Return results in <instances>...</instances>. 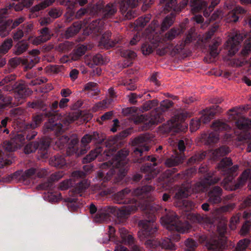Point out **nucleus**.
I'll use <instances>...</instances> for the list:
<instances>
[{"instance_id": "obj_1", "label": "nucleus", "mask_w": 251, "mask_h": 251, "mask_svg": "<svg viewBox=\"0 0 251 251\" xmlns=\"http://www.w3.org/2000/svg\"><path fill=\"white\" fill-rule=\"evenodd\" d=\"M228 119L230 121H235V125L239 130H242L240 133L236 131L239 136V140H244L248 144L247 151H251V135L247 134L248 129L251 128V120L247 119L241 116V110L238 108L231 109L228 113Z\"/></svg>"}, {"instance_id": "obj_2", "label": "nucleus", "mask_w": 251, "mask_h": 251, "mask_svg": "<svg viewBox=\"0 0 251 251\" xmlns=\"http://www.w3.org/2000/svg\"><path fill=\"white\" fill-rule=\"evenodd\" d=\"M128 190H125L118 193L114 198L115 201L119 203H126V205L118 208L117 210V215L119 217H124L130 214L132 212L135 211L138 207H141L143 209H147L150 206H146L144 207L143 206L140 205L139 203L135 201H134L127 200L128 199Z\"/></svg>"}, {"instance_id": "obj_3", "label": "nucleus", "mask_w": 251, "mask_h": 251, "mask_svg": "<svg viewBox=\"0 0 251 251\" xmlns=\"http://www.w3.org/2000/svg\"><path fill=\"white\" fill-rule=\"evenodd\" d=\"M217 180L212 181V179L206 178L203 181L197 183L195 188L192 189L190 187V185L187 184L186 186H182L179 191L176 193V197L177 198H186L189 196L191 193L198 192L200 191H204L206 190V188L211 184L216 182Z\"/></svg>"}, {"instance_id": "obj_4", "label": "nucleus", "mask_w": 251, "mask_h": 251, "mask_svg": "<svg viewBox=\"0 0 251 251\" xmlns=\"http://www.w3.org/2000/svg\"><path fill=\"white\" fill-rule=\"evenodd\" d=\"M175 218V217H174V213L171 212L166 216L161 218V224L169 230H171L175 229L180 233L185 232L189 229L190 226L188 223H179L175 225L174 224Z\"/></svg>"}, {"instance_id": "obj_5", "label": "nucleus", "mask_w": 251, "mask_h": 251, "mask_svg": "<svg viewBox=\"0 0 251 251\" xmlns=\"http://www.w3.org/2000/svg\"><path fill=\"white\" fill-rule=\"evenodd\" d=\"M183 118L179 116H175L167 123L162 126L161 130L162 132H168L170 131L178 132L183 131L186 126L183 123Z\"/></svg>"}, {"instance_id": "obj_6", "label": "nucleus", "mask_w": 251, "mask_h": 251, "mask_svg": "<svg viewBox=\"0 0 251 251\" xmlns=\"http://www.w3.org/2000/svg\"><path fill=\"white\" fill-rule=\"evenodd\" d=\"M155 220L156 218L153 216L151 217V220H145L140 222V230L138 232V236L141 240L151 235L156 231Z\"/></svg>"}, {"instance_id": "obj_7", "label": "nucleus", "mask_w": 251, "mask_h": 251, "mask_svg": "<svg viewBox=\"0 0 251 251\" xmlns=\"http://www.w3.org/2000/svg\"><path fill=\"white\" fill-rule=\"evenodd\" d=\"M159 24L157 21H153L151 25V30H150V32L147 31L146 35L145 36L146 38H148L150 40L152 46L150 45H147L144 44L142 45L141 50L143 54L144 55H148L152 52L153 50L157 48L156 43H154L153 38L154 37V34L156 28H158Z\"/></svg>"}, {"instance_id": "obj_8", "label": "nucleus", "mask_w": 251, "mask_h": 251, "mask_svg": "<svg viewBox=\"0 0 251 251\" xmlns=\"http://www.w3.org/2000/svg\"><path fill=\"white\" fill-rule=\"evenodd\" d=\"M212 127L214 131L210 133L208 135L205 134L202 137V138L207 140V142L208 144L217 142L219 140L220 136L217 132L226 130L229 128L228 126L220 121H215L213 123Z\"/></svg>"}, {"instance_id": "obj_9", "label": "nucleus", "mask_w": 251, "mask_h": 251, "mask_svg": "<svg viewBox=\"0 0 251 251\" xmlns=\"http://www.w3.org/2000/svg\"><path fill=\"white\" fill-rule=\"evenodd\" d=\"M242 40V36L237 32L230 35L226 44V50L230 55H233L238 51Z\"/></svg>"}, {"instance_id": "obj_10", "label": "nucleus", "mask_w": 251, "mask_h": 251, "mask_svg": "<svg viewBox=\"0 0 251 251\" xmlns=\"http://www.w3.org/2000/svg\"><path fill=\"white\" fill-rule=\"evenodd\" d=\"M151 116L141 115L136 119H134V122L135 124L143 123L145 126L146 129H148L152 125L157 124L162 121V116L160 114L157 113V111L153 112Z\"/></svg>"}, {"instance_id": "obj_11", "label": "nucleus", "mask_w": 251, "mask_h": 251, "mask_svg": "<svg viewBox=\"0 0 251 251\" xmlns=\"http://www.w3.org/2000/svg\"><path fill=\"white\" fill-rule=\"evenodd\" d=\"M179 239V235L177 234L174 235L171 239H166L162 241L161 244L155 240H149L146 241V244L147 247L151 248H155L158 245H161L162 248L169 249L172 251L176 250V247L173 242L177 241Z\"/></svg>"}, {"instance_id": "obj_12", "label": "nucleus", "mask_w": 251, "mask_h": 251, "mask_svg": "<svg viewBox=\"0 0 251 251\" xmlns=\"http://www.w3.org/2000/svg\"><path fill=\"white\" fill-rule=\"evenodd\" d=\"M127 154L128 152L126 151L122 150L119 151L114 160L110 163V165L109 166L108 162L104 163L101 166L102 168H109L111 171L113 168L118 169L121 167H124L126 162V158Z\"/></svg>"}, {"instance_id": "obj_13", "label": "nucleus", "mask_w": 251, "mask_h": 251, "mask_svg": "<svg viewBox=\"0 0 251 251\" xmlns=\"http://www.w3.org/2000/svg\"><path fill=\"white\" fill-rule=\"evenodd\" d=\"M25 137L22 134L15 137L14 141H6L3 143V148L8 151H13L21 147L24 144Z\"/></svg>"}, {"instance_id": "obj_14", "label": "nucleus", "mask_w": 251, "mask_h": 251, "mask_svg": "<svg viewBox=\"0 0 251 251\" xmlns=\"http://www.w3.org/2000/svg\"><path fill=\"white\" fill-rule=\"evenodd\" d=\"M232 165L231 160L228 158L223 159L220 163L218 168L222 171L225 172V175L229 176H233L235 175L236 171L237 170L238 166H234L231 168L229 167Z\"/></svg>"}, {"instance_id": "obj_15", "label": "nucleus", "mask_w": 251, "mask_h": 251, "mask_svg": "<svg viewBox=\"0 0 251 251\" xmlns=\"http://www.w3.org/2000/svg\"><path fill=\"white\" fill-rule=\"evenodd\" d=\"M247 181H249V184L248 186L250 189L251 190V173L250 170H246L242 173L238 182L235 186L229 188L226 185H225L224 186L226 189L233 190L242 186Z\"/></svg>"}, {"instance_id": "obj_16", "label": "nucleus", "mask_w": 251, "mask_h": 251, "mask_svg": "<svg viewBox=\"0 0 251 251\" xmlns=\"http://www.w3.org/2000/svg\"><path fill=\"white\" fill-rule=\"evenodd\" d=\"M102 2H100L96 6V8L99 11V14H101L105 18H108L113 15L117 11V9L114 4H108L104 8H102L101 5Z\"/></svg>"}, {"instance_id": "obj_17", "label": "nucleus", "mask_w": 251, "mask_h": 251, "mask_svg": "<svg viewBox=\"0 0 251 251\" xmlns=\"http://www.w3.org/2000/svg\"><path fill=\"white\" fill-rule=\"evenodd\" d=\"M50 38V34L49 33L48 28H44L43 29L41 34L40 36L33 38H29V40L35 45L40 44L42 42H46L49 40Z\"/></svg>"}, {"instance_id": "obj_18", "label": "nucleus", "mask_w": 251, "mask_h": 251, "mask_svg": "<svg viewBox=\"0 0 251 251\" xmlns=\"http://www.w3.org/2000/svg\"><path fill=\"white\" fill-rule=\"evenodd\" d=\"M102 22L101 20L93 21L84 30L85 34L89 35L91 33H96L99 32L102 25Z\"/></svg>"}, {"instance_id": "obj_19", "label": "nucleus", "mask_w": 251, "mask_h": 251, "mask_svg": "<svg viewBox=\"0 0 251 251\" xmlns=\"http://www.w3.org/2000/svg\"><path fill=\"white\" fill-rule=\"evenodd\" d=\"M145 141V138L142 136H140L135 139L134 144L138 146L134 150L136 154H139L140 155H141L143 151L149 150V147L144 143Z\"/></svg>"}, {"instance_id": "obj_20", "label": "nucleus", "mask_w": 251, "mask_h": 251, "mask_svg": "<svg viewBox=\"0 0 251 251\" xmlns=\"http://www.w3.org/2000/svg\"><path fill=\"white\" fill-rule=\"evenodd\" d=\"M108 95L110 98L108 100H103L102 102H99L96 104L94 107V110L96 111L100 109H104L106 108L108 104H109L113 100L115 96V92L113 88H110L108 90Z\"/></svg>"}, {"instance_id": "obj_21", "label": "nucleus", "mask_w": 251, "mask_h": 251, "mask_svg": "<svg viewBox=\"0 0 251 251\" xmlns=\"http://www.w3.org/2000/svg\"><path fill=\"white\" fill-rule=\"evenodd\" d=\"M85 174L81 171H75L72 174V178L70 180H67L63 182L61 185L60 188L61 189L64 190L68 188L71 185V180L73 179H78L79 178H82L84 176Z\"/></svg>"}, {"instance_id": "obj_22", "label": "nucleus", "mask_w": 251, "mask_h": 251, "mask_svg": "<svg viewBox=\"0 0 251 251\" xmlns=\"http://www.w3.org/2000/svg\"><path fill=\"white\" fill-rule=\"evenodd\" d=\"M221 189L216 187L208 194L209 201L213 203H218L221 201Z\"/></svg>"}, {"instance_id": "obj_23", "label": "nucleus", "mask_w": 251, "mask_h": 251, "mask_svg": "<svg viewBox=\"0 0 251 251\" xmlns=\"http://www.w3.org/2000/svg\"><path fill=\"white\" fill-rule=\"evenodd\" d=\"M244 10L241 7L238 6L234 8L233 10L229 12L227 16L226 20L227 22H236L238 20V17L236 15L237 13H244Z\"/></svg>"}, {"instance_id": "obj_24", "label": "nucleus", "mask_w": 251, "mask_h": 251, "mask_svg": "<svg viewBox=\"0 0 251 251\" xmlns=\"http://www.w3.org/2000/svg\"><path fill=\"white\" fill-rule=\"evenodd\" d=\"M110 36V33H107L103 35L100 42V45L103 46L106 49L114 46L116 43H118V41L114 42L113 41L109 39Z\"/></svg>"}, {"instance_id": "obj_25", "label": "nucleus", "mask_w": 251, "mask_h": 251, "mask_svg": "<svg viewBox=\"0 0 251 251\" xmlns=\"http://www.w3.org/2000/svg\"><path fill=\"white\" fill-rule=\"evenodd\" d=\"M206 2L203 0H191V6L194 12H198L206 6Z\"/></svg>"}, {"instance_id": "obj_26", "label": "nucleus", "mask_w": 251, "mask_h": 251, "mask_svg": "<svg viewBox=\"0 0 251 251\" xmlns=\"http://www.w3.org/2000/svg\"><path fill=\"white\" fill-rule=\"evenodd\" d=\"M120 236L122 238V243L125 244H130L133 242L132 236L128 234L125 228H121L119 230Z\"/></svg>"}, {"instance_id": "obj_27", "label": "nucleus", "mask_w": 251, "mask_h": 251, "mask_svg": "<svg viewBox=\"0 0 251 251\" xmlns=\"http://www.w3.org/2000/svg\"><path fill=\"white\" fill-rule=\"evenodd\" d=\"M46 128L55 131L56 132H60L62 130V125L57 122H55L53 118L49 120L48 123L45 125Z\"/></svg>"}, {"instance_id": "obj_28", "label": "nucleus", "mask_w": 251, "mask_h": 251, "mask_svg": "<svg viewBox=\"0 0 251 251\" xmlns=\"http://www.w3.org/2000/svg\"><path fill=\"white\" fill-rule=\"evenodd\" d=\"M50 164L57 168H62L66 164V160L62 156H55L51 158Z\"/></svg>"}, {"instance_id": "obj_29", "label": "nucleus", "mask_w": 251, "mask_h": 251, "mask_svg": "<svg viewBox=\"0 0 251 251\" xmlns=\"http://www.w3.org/2000/svg\"><path fill=\"white\" fill-rule=\"evenodd\" d=\"M152 188L150 186H146L141 189H137L134 191L133 194L136 196H141L143 197H148V193L151 191Z\"/></svg>"}, {"instance_id": "obj_30", "label": "nucleus", "mask_w": 251, "mask_h": 251, "mask_svg": "<svg viewBox=\"0 0 251 251\" xmlns=\"http://www.w3.org/2000/svg\"><path fill=\"white\" fill-rule=\"evenodd\" d=\"M97 134V133H94L93 135L87 134L83 136V137L81 139V144L83 147L86 148V146L88 144H89L91 141L93 139H95V135ZM89 148H87V149H85L84 150H82L81 151V154H84L86 152V150L88 149Z\"/></svg>"}, {"instance_id": "obj_31", "label": "nucleus", "mask_w": 251, "mask_h": 251, "mask_svg": "<svg viewBox=\"0 0 251 251\" xmlns=\"http://www.w3.org/2000/svg\"><path fill=\"white\" fill-rule=\"evenodd\" d=\"M229 151V150L228 148L225 147H221L212 152V158L213 159H216L220 156L225 155L228 153Z\"/></svg>"}, {"instance_id": "obj_32", "label": "nucleus", "mask_w": 251, "mask_h": 251, "mask_svg": "<svg viewBox=\"0 0 251 251\" xmlns=\"http://www.w3.org/2000/svg\"><path fill=\"white\" fill-rule=\"evenodd\" d=\"M215 113L216 112L214 111L212 109H206L204 111L201 120L203 123H207L211 120Z\"/></svg>"}, {"instance_id": "obj_33", "label": "nucleus", "mask_w": 251, "mask_h": 251, "mask_svg": "<svg viewBox=\"0 0 251 251\" xmlns=\"http://www.w3.org/2000/svg\"><path fill=\"white\" fill-rule=\"evenodd\" d=\"M100 152V148H97L94 151H92L90 153L84 158L83 162L88 163L92 161L98 156Z\"/></svg>"}, {"instance_id": "obj_34", "label": "nucleus", "mask_w": 251, "mask_h": 251, "mask_svg": "<svg viewBox=\"0 0 251 251\" xmlns=\"http://www.w3.org/2000/svg\"><path fill=\"white\" fill-rule=\"evenodd\" d=\"M174 19L175 16L173 14H171L170 16H167L162 23L161 26L162 30H164L170 27L174 23Z\"/></svg>"}, {"instance_id": "obj_35", "label": "nucleus", "mask_w": 251, "mask_h": 251, "mask_svg": "<svg viewBox=\"0 0 251 251\" xmlns=\"http://www.w3.org/2000/svg\"><path fill=\"white\" fill-rule=\"evenodd\" d=\"M15 52L17 54H20L24 52L27 48V44L26 41H22L21 42H19L15 46Z\"/></svg>"}, {"instance_id": "obj_36", "label": "nucleus", "mask_w": 251, "mask_h": 251, "mask_svg": "<svg viewBox=\"0 0 251 251\" xmlns=\"http://www.w3.org/2000/svg\"><path fill=\"white\" fill-rule=\"evenodd\" d=\"M89 185V183L87 181L85 180H83L79 183L75 188V194L79 195V196H81V195L80 193L88 188Z\"/></svg>"}, {"instance_id": "obj_37", "label": "nucleus", "mask_w": 251, "mask_h": 251, "mask_svg": "<svg viewBox=\"0 0 251 251\" xmlns=\"http://www.w3.org/2000/svg\"><path fill=\"white\" fill-rule=\"evenodd\" d=\"M12 46V40L11 39L6 40L3 44L0 46V52L4 54Z\"/></svg>"}, {"instance_id": "obj_38", "label": "nucleus", "mask_w": 251, "mask_h": 251, "mask_svg": "<svg viewBox=\"0 0 251 251\" xmlns=\"http://www.w3.org/2000/svg\"><path fill=\"white\" fill-rule=\"evenodd\" d=\"M220 2V0H212L211 4L208 7H205L203 11V15L205 17L210 15V13L213 10L214 7L217 5Z\"/></svg>"}, {"instance_id": "obj_39", "label": "nucleus", "mask_w": 251, "mask_h": 251, "mask_svg": "<svg viewBox=\"0 0 251 251\" xmlns=\"http://www.w3.org/2000/svg\"><path fill=\"white\" fill-rule=\"evenodd\" d=\"M33 0H23V4H17L14 5L13 4L12 5H10V8H13L15 11H20L23 9V7L25 6H29L31 4H32Z\"/></svg>"}, {"instance_id": "obj_40", "label": "nucleus", "mask_w": 251, "mask_h": 251, "mask_svg": "<svg viewBox=\"0 0 251 251\" xmlns=\"http://www.w3.org/2000/svg\"><path fill=\"white\" fill-rule=\"evenodd\" d=\"M29 92V90H26L25 88L19 87L16 91L15 98L18 100L24 99Z\"/></svg>"}, {"instance_id": "obj_41", "label": "nucleus", "mask_w": 251, "mask_h": 251, "mask_svg": "<svg viewBox=\"0 0 251 251\" xmlns=\"http://www.w3.org/2000/svg\"><path fill=\"white\" fill-rule=\"evenodd\" d=\"M182 160H183V158H179L178 157L170 158L166 161L165 164L168 167L175 166L180 163Z\"/></svg>"}, {"instance_id": "obj_42", "label": "nucleus", "mask_w": 251, "mask_h": 251, "mask_svg": "<svg viewBox=\"0 0 251 251\" xmlns=\"http://www.w3.org/2000/svg\"><path fill=\"white\" fill-rule=\"evenodd\" d=\"M87 50V48L84 46H81L77 48L76 50L75 51L72 58L75 60H77L78 58L83 55Z\"/></svg>"}, {"instance_id": "obj_43", "label": "nucleus", "mask_w": 251, "mask_h": 251, "mask_svg": "<svg viewBox=\"0 0 251 251\" xmlns=\"http://www.w3.org/2000/svg\"><path fill=\"white\" fill-rule=\"evenodd\" d=\"M54 0H46L40 4L37 5L32 8V11H37L44 9L50 5L54 2Z\"/></svg>"}, {"instance_id": "obj_44", "label": "nucleus", "mask_w": 251, "mask_h": 251, "mask_svg": "<svg viewBox=\"0 0 251 251\" xmlns=\"http://www.w3.org/2000/svg\"><path fill=\"white\" fill-rule=\"evenodd\" d=\"M150 16L149 15L145 17H140L136 21V25L137 27H143L150 21Z\"/></svg>"}, {"instance_id": "obj_45", "label": "nucleus", "mask_w": 251, "mask_h": 251, "mask_svg": "<svg viewBox=\"0 0 251 251\" xmlns=\"http://www.w3.org/2000/svg\"><path fill=\"white\" fill-rule=\"evenodd\" d=\"M165 3V9L168 11L173 9L174 11L176 10V0H164Z\"/></svg>"}, {"instance_id": "obj_46", "label": "nucleus", "mask_w": 251, "mask_h": 251, "mask_svg": "<svg viewBox=\"0 0 251 251\" xmlns=\"http://www.w3.org/2000/svg\"><path fill=\"white\" fill-rule=\"evenodd\" d=\"M185 244L186 247L185 251H194V249L197 246V243L192 239H187Z\"/></svg>"}, {"instance_id": "obj_47", "label": "nucleus", "mask_w": 251, "mask_h": 251, "mask_svg": "<svg viewBox=\"0 0 251 251\" xmlns=\"http://www.w3.org/2000/svg\"><path fill=\"white\" fill-rule=\"evenodd\" d=\"M249 244V241L248 239L240 240L237 246L236 251H242L245 250Z\"/></svg>"}, {"instance_id": "obj_48", "label": "nucleus", "mask_w": 251, "mask_h": 251, "mask_svg": "<svg viewBox=\"0 0 251 251\" xmlns=\"http://www.w3.org/2000/svg\"><path fill=\"white\" fill-rule=\"evenodd\" d=\"M38 147V145L37 143H30L27 144L25 148V152L26 153H30L34 151Z\"/></svg>"}, {"instance_id": "obj_49", "label": "nucleus", "mask_w": 251, "mask_h": 251, "mask_svg": "<svg viewBox=\"0 0 251 251\" xmlns=\"http://www.w3.org/2000/svg\"><path fill=\"white\" fill-rule=\"evenodd\" d=\"M179 33L180 31L179 30L173 28L166 34L165 38L169 40H172L175 38L177 35L179 34Z\"/></svg>"}, {"instance_id": "obj_50", "label": "nucleus", "mask_w": 251, "mask_h": 251, "mask_svg": "<svg viewBox=\"0 0 251 251\" xmlns=\"http://www.w3.org/2000/svg\"><path fill=\"white\" fill-rule=\"evenodd\" d=\"M221 44V39H219V41H216L214 43L213 46L210 47V54L213 57H215L218 54V51L217 50V47Z\"/></svg>"}, {"instance_id": "obj_51", "label": "nucleus", "mask_w": 251, "mask_h": 251, "mask_svg": "<svg viewBox=\"0 0 251 251\" xmlns=\"http://www.w3.org/2000/svg\"><path fill=\"white\" fill-rule=\"evenodd\" d=\"M224 15L223 10L221 9H217L212 14L210 20H216L221 19L223 17Z\"/></svg>"}, {"instance_id": "obj_52", "label": "nucleus", "mask_w": 251, "mask_h": 251, "mask_svg": "<svg viewBox=\"0 0 251 251\" xmlns=\"http://www.w3.org/2000/svg\"><path fill=\"white\" fill-rule=\"evenodd\" d=\"M201 120H192L190 123V130L194 131L198 129L200 126Z\"/></svg>"}, {"instance_id": "obj_53", "label": "nucleus", "mask_w": 251, "mask_h": 251, "mask_svg": "<svg viewBox=\"0 0 251 251\" xmlns=\"http://www.w3.org/2000/svg\"><path fill=\"white\" fill-rule=\"evenodd\" d=\"M69 139L68 136H62L56 142V144L60 148H62L68 142Z\"/></svg>"}, {"instance_id": "obj_54", "label": "nucleus", "mask_w": 251, "mask_h": 251, "mask_svg": "<svg viewBox=\"0 0 251 251\" xmlns=\"http://www.w3.org/2000/svg\"><path fill=\"white\" fill-rule=\"evenodd\" d=\"M239 222V216L238 215L233 216L230 220V227L234 230L236 228V225Z\"/></svg>"}, {"instance_id": "obj_55", "label": "nucleus", "mask_w": 251, "mask_h": 251, "mask_svg": "<svg viewBox=\"0 0 251 251\" xmlns=\"http://www.w3.org/2000/svg\"><path fill=\"white\" fill-rule=\"evenodd\" d=\"M209 250L215 251H219L221 248V245L218 242H214V243H208L207 245Z\"/></svg>"}, {"instance_id": "obj_56", "label": "nucleus", "mask_w": 251, "mask_h": 251, "mask_svg": "<svg viewBox=\"0 0 251 251\" xmlns=\"http://www.w3.org/2000/svg\"><path fill=\"white\" fill-rule=\"evenodd\" d=\"M173 102L169 100H166L162 101L161 103V108L162 111H165L167 108L171 107Z\"/></svg>"}, {"instance_id": "obj_57", "label": "nucleus", "mask_w": 251, "mask_h": 251, "mask_svg": "<svg viewBox=\"0 0 251 251\" xmlns=\"http://www.w3.org/2000/svg\"><path fill=\"white\" fill-rule=\"evenodd\" d=\"M153 106V102L148 101L145 103L140 108V111L142 112L149 110Z\"/></svg>"}, {"instance_id": "obj_58", "label": "nucleus", "mask_w": 251, "mask_h": 251, "mask_svg": "<svg viewBox=\"0 0 251 251\" xmlns=\"http://www.w3.org/2000/svg\"><path fill=\"white\" fill-rule=\"evenodd\" d=\"M80 28V27L78 25L77 26L74 25L73 26H71L67 29V33L69 34L70 36H72L77 33Z\"/></svg>"}, {"instance_id": "obj_59", "label": "nucleus", "mask_w": 251, "mask_h": 251, "mask_svg": "<svg viewBox=\"0 0 251 251\" xmlns=\"http://www.w3.org/2000/svg\"><path fill=\"white\" fill-rule=\"evenodd\" d=\"M92 60L94 64L96 65H100L103 63L102 56L100 54L94 56L92 58Z\"/></svg>"}, {"instance_id": "obj_60", "label": "nucleus", "mask_w": 251, "mask_h": 251, "mask_svg": "<svg viewBox=\"0 0 251 251\" xmlns=\"http://www.w3.org/2000/svg\"><path fill=\"white\" fill-rule=\"evenodd\" d=\"M106 214L103 212H99L95 217V221L96 222H101L105 221Z\"/></svg>"}, {"instance_id": "obj_61", "label": "nucleus", "mask_w": 251, "mask_h": 251, "mask_svg": "<svg viewBox=\"0 0 251 251\" xmlns=\"http://www.w3.org/2000/svg\"><path fill=\"white\" fill-rule=\"evenodd\" d=\"M43 118V116L42 115H37L36 116L34 117L33 121L34 124H33L31 126L33 128H35L42 121Z\"/></svg>"}, {"instance_id": "obj_62", "label": "nucleus", "mask_w": 251, "mask_h": 251, "mask_svg": "<svg viewBox=\"0 0 251 251\" xmlns=\"http://www.w3.org/2000/svg\"><path fill=\"white\" fill-rule=\"evenodd\" d=\"M251 51V38L248 43H246V45L244 49L242 51V53L243 55L248 54Z\"/></svg>"}, {"instance_id": "obj_63", "label": "nucleus", "mask_w": 251, "mask_h": 251, "mask_svg": "<svg viewBox=\"0 0 251 251\" xmlns=\"http://www.w3.org/2000/svg\"><path fill=\"white\" fill-rule=\"evenodd\" d=\"M85 90H89L91 91L96 90V84L94 82H89L84 86Z\"/></svg>"}, {"instance_id": "obj_64", "label": "nucleus", "mask_w": 251, "mask_h": 251, "mask_svg": "<svg viewBox=\"0 0 251 251\" xmlns=\"http://www.w3.org/2000/svg\"><path fill=\"white\" fill-rule=\"evenodd\" d=\"M124 85L126 86V89L128 90H134L137 88V86L131 81L125 83Z\"/></svg>"}]
</instances>
